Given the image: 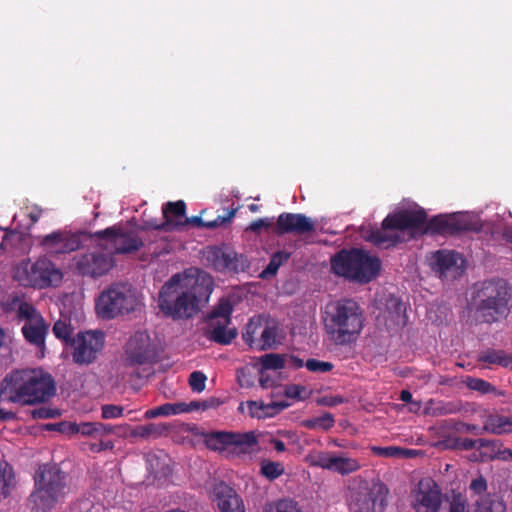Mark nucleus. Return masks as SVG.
Returning <instances> with one entry per match:
<instances>
[{
	"label": "nucleus",
	"mask_w": 512,
	"mask_h": 512,
	"mask_svg": "<svg viewBox=\"0 0 512 512\" xmlns=\"http://www.w3.org/2000/svg\"><path fill=\"white\" fill-rule=\"evenodd\" d=\"M16 486V478L12 466L0 461V499L10 496Z\"/></svg>",
	"instance_id": "obj_33"
},
{
	"label": "nucleus",
	"mask_w": 512,
	"mask_h": 512,
	"mask_svg": "<svg viewBox=\"0 0 512 512\" xmlns=\"http://www.w3.org/2000/svg\"><path fill=\"white\" fill-rule=\"evenodd\" d=\"M277 344V327L275 325H263L260 332V338L257 340L254 348L258 350H267Z\"/></svg>",
	"instance_id": "obj_38"
},
{
	"label": "nucleus",
	"mask_w": 512,
	"mask_h": 512,
	"mask_svg": "<svg viewBox=\"0 0 512 512\" xmlns=\"http://www.w3.org/2000/svg\"><path fill=\"white\" fill-rule=\"evenodd\" d=\"M335 453L320 451L310 456V464L322 469L331 470Z\"/></svg>",
	"instance_id": "obj_43"
},
{
	"label": "nucleus",
	"mask_w": 512,
	"mask_h": 512,
	"mask_svg": "<svg viewBox=\"0 0 512 512\" xmlns=\"http://www.w3.org/2000/svg\"><path fill=\"white\" fill-rule=\"evenodd\" d=\"M434 257L441 277H447L450 272L453 273V277H456L463 271L465 259L458 252L439 250Z\"/></svg>",
	"instance_id": "obj_23"
},
{
	"label": "nucleus",
	"mask_w": 512,
	"mask_h": 512,
	"mask_svg": "<svg viewBox=\"0 0 512 512\" xmlns=\"http://www.w3.org/2000/svg\"><path fill=\"white\" fill-rule=\"evenodd\" d=\"M169 426L164 423H148L145 425H138L131 431V436L141 439L158 438L166 434Z\"/></svg>",
	"instance_id": "obj_32"
},
{
	"label": "nucleus",
	"mask_w": 512,
	"mask_h": 512,
	"mask_svg": "<svg viewBox=\"0 0 512 512\" xmlns=\"http://www.w3.org/2000/svg\"><path fill=\"white\" fill-rule=\"evenodd\" d=\"M228 326L229 324L223 322H209L207 337L215 343L229 345L237 337V329Z\"/></svg>",
	"instance_id": "obj_27"
},
{
	"label": "nucleus",
	"mask_w": 512,
	"mask_h": 512,
	"mask_svg": "<svg viewBox=\"0 0 512 512\" xmlns=\"http://www.w3.org/2000/svg\"><path fill=\"white\" fill-rule=\"evenodd\" d=\"M301 425L309 430H322L328 431L335 425V418L333 414L329 412L323 413L319 417L305 419L301 422Z\"/></svg>",
	"instance_id": "obj_35"
},
{
	"label": "nucleus",
	"mask_w": 512,
	"mask_h": 512,
	"mask_svg": "<svg viewBox=\"0 0 512 512\" xmlns=\"http://www.w3.org/2000/svg\"><path fill=\"white\" fill-rule=\"evenodd\" d=\"M487 488V481L482 475H479L477 478L473 479L469 485V489L474 494L479 495V497L487 493Z\"/></svg>",
	"instance_id": "obj_57"
},
{
	"label": "nucleus",
	"mask_w": 512,
	"mask_h": 512,
	"mask_svg": "<svg viewBox=\"0 0 512 512\" xmlns=\"http://www.w3.org/2000/svg\"><path fill=\"white\" fill-rule=\"evenodd\" d=\"M74 260L76 273L93 279L107 274L115 264L112 255L99 251L83 253Z\"/></svg>",
	"instance_id": "obj_15"
},
{
	"label": "nucleus",
	"mask_w": 512,
	"mask_h": 512,
	"mask_svg": "<svg viewBox=\"0 0 512 512\" xmlns=\"http://www.w3.org/2000/svg\"><path fill=\"white\" fill-rule=\"evenodd\" d=\"M272 219L270 218H260L249 224L246 228V231H251L254 233H260L262 228L268 229L272 226Z\"/></svg>",
	"instance_id": "obj_60"
},
{
	"label": "nucleus",
	"mask_w": 512,
	"mask_h": 512,
	"mask_svg": "<svg viewBox=\"0 0 512 512\" xmlns=\"http://www.w3.org/2000/svg\"><path fill=\"white\" fill-rule=\"evenodd\" d=\"M62 280V273L47 259H38L27 269V285L44 288L56 285Z\"/></svg>",
	"instance_id": "obj_19"
},
{
	"label": "nucleus",
	"mask_w": 512,
	"mask_h": 512,
	"mask_svg": "<svg viewBox=\"0 0 512 512\" xmlns=\"http://www.w3.org/2000/svg\"><path fill=\"white\" fill-rule=\"evenodd\" d=\"M138 305V297L131 285L115 283L101 292L95 308L101 318L109 320L135 311Z\"/></svg>",
	"instance_id": "obj_9"
},
{
	"label": "nucleus",
	"mask_w": 512,
	"mask_h": 512,
	"mask_svg": "<svg viewBox=\"0 0 512 512\" xmlns=\"http://www.w3.org/2000/svg\"><path fill=\"white\" fill-rule=\"evenodd\" d=\"M73 330L74 329L69 322L61 319L56 321L52 327V332L55 337L64 342L66 345L71 344V340L73 338L71 335Z\"/></svg>",
	"instance_id": "obj_41"
},
{
	"label": "nucleus",
	"mask_w": 512,
	"mask_h": 512,
	"mask_svg": "<svg viewBox=\"0 0 512 512\" xmlns=\"http://www.w3.org/2000/svg\"><path fill=\"white\" fill-rule=\"evenodd\" d=\"M236 213V209L228 210L225 215H218L214 220L206 221L205 228L207 229H215L218 227L225 226L230 223L234 218Z\"/></svg>",
	"instance_id": "obj_51"
},
{
	"label": "nucleus",
	"mask_w": 512,
	"mask_h": 512,
	"mask_svg": "<svg viewBox=\"0 0 512 512\" xmlns=\"http://www.w3.org/2000/svg\"><path fill=\"white\" fill-rule=\"evenodd\" d=\"M345 402L342 396H323L317 399V404L320 406L335 407Z\"/></svg>",
	"instance_id": "obj_61"
},
{
	"label": "nucleus",
	"mask_w": 512,
	"mask_h": 512,
	"mask_svg": "<svg viewBox=\"0 0 512 512\" xmlns=\"http://www.w3.org/2000/svg\"><path fill=\"white\" fill-rule=\"evenodd\" d=\"M45 428L47 430L58 431L60 433L67 434V435L73 434V423L72 422L50 423V424H46Z\"/></svg>",
	"instance_id": "obj_59"
},
{
	"label": "nucleus",
	"mask_w": 512,
	"mask_h": 512,
	"mask_svg": "<svg viewBox=\"0 0 512 512\" xmlns=\"http://www.w3.org/2000/svg\"><path fill=\"white\" fill-rule=\"evenodd\" d=\"M305 367L315 373H326L333 369V364L327 361H320L314 358L308 359L305 362Z\"/></svg>",
	"instance_id": "obj_50"
},
{
	"label": "nucleus",
	"mask_w": 512,
	"mask_h": 512,
	"mask_svg": "<svg viewBox=\"0 0 512 512\" xmlns=\"http://www.w3.org/2000/svg\"><path fill=\"white\" fill-rule=\"evenodd\" d=\"M232 311L233 307L230 301L227 299H222L209 314L208 320L209 322L215 321L223 322L224 324H230Z\"/></svg>",
	"instance_id": "obj_37"
},
{
	"label": "nucleus",
	"mask_w": 512,
	"mask_h": 512,
	"mask_svg": "<svg viewBox=\"0 0 512 512\" xmlns=\"http://www.w3.org/2000/svg\"><path fill=\"white\" fill-rule=\"evenodd\" d=\"M16 238L15 232H6L0 242V250H6L9 246H12V240Z\"/></svg>",
	"instance_id": "obj_64"
},
{
	"label": "nucleus",
	"mask_w": 512,
	"mask_h": 512,
	"mask_svg": "<svg viewBox=\"0 0 512 512\" xmlns=\"http://www.w3.org/2000/svg\"><path fill=\"white\" fill-rule=\"evenodd\" d=\"M105 336L100 331L77 333L71 340L72 359L78 365H89L104 348Z\"/></svg>",
	"instance_id": "obj_14"
},
{
	"label": "nucleus",
	"mask_w": 512,
	"mask_h": 512,
	"mask_svg": "<svg viewBox=\"0 0 512 512\" xmlns=\"http://www.w3.org/2000/svg\"><path fill=\"white\" fill-rule=\"evenodd\" d=\"M205 222L206 221L202 220L201 216H192V217L185 216V219L181 221V223H182L181 230L187 225L205 228Z\"/></svg>",
	"instance_id": "obj_62"
},
{
	"label": "nucleus",
	"mask_w": 512,
	"mask_h": 512,
	"mask_svg": "<svg viewBox=\"0 0 512 512\" xmlns=\"http://www.w3.org/2000/svg\"><path fill=\"white\" fill-rule=\"evenodd\" d=\"M452 235L462 232L479 233L483 229L480 219L468 213L450 214Z\"/></svg>",
	"instance_id": "obj_26"
},
{
	"label": "nucleus",
	"mask_w": 512,
	"mask_h": 512,
	"mask_svg": "<svg viewBox=\"0 0 512 512\" xmlns=\"http://www.w3.org/2000/svg\"><path fill=\"white\" fill-rule=\"evenodd\" d=\"M181 274H174L159 292V307L161 311L173 319L190 318L198 308V298L194 292L180 288Z\"/></svg>",
	"instance_id": "obj_8"
},
{
	"label": "nucleus",
	"mask_w": 512,
	"mask_h": 512,
	"mask_svg": "<svg viewBox=\"0 0 512 512\" xmlns=\"http://www.w3.org/2000/svg\"><path fill=\"white\" fill-rule=\"evenodd\" d=\"M204 443L208 449L217 452L248 453L257 444V439L253 432L215 431L204 434Z\"/></svg>",
	"instance_id": "obj_13"
},
{
	"label": "nucleus",
	"mask_w": 512,
	"mask_h": 512,
	"mask_svg": "<svg viewBox=\"0 0 512 512\" xmlns=\"http://www.w3.org/2000/svg\"><path fill=\"white\" fill-rule=\"evenodd\" d=\"M315 231V221L302 213H281L276 221L273 232L282 236L285 234L303 235Z\"/></svg>",
	"instance_id": "obj_18"
},
{
	"label": "nucleus",
	"mask_w": 512,
	"mask_h": 512,
	"mask_svg": "<svg viewBox=\"0 0 512 512\" xmlns=\"http://www.w3.org/2000/svg\"><path fill=\"white\" fill-rule=\"evenodd\" d=\"M265 322V318L259 315L252 317L246 324L245 331L243 332V340L251 348H254L257 342L256 335H260V330L263 328Z\"/></svg>",
	"instance_id": "obj_36"
},
{
	"label": "nucleus",
	"mask_w": 512,
	"mask_h": 512,
	"mask_svg": "<svg viewBox=\"0 0 512 512\" xmlns=\"http://www.w3.org/2000/svg\"><path fill=\"white\" fill-rule=\"evenodd\" d=\"M474 512H507V505L499 494L486 493L475 501Z\"/></svg>",
	"instance_id": "obj_28"
},
{
	"label": "nucleus",
	"mask_w": 512,
	"mask_h": 512,
	"mask_svg": "<svg viewBox=\"0 0 512 512\" xmlns=\"http://www.w3.org/2000/svg\"><path fill=\"white\" fill-rule=\"evenodd\" d=\"M38 317H43L40 312L30 303L21 302L17 309V319L30 322Z\"/></svg>",
	"instance_id": "obj_45"
},
{
	"label": "nucleus",
	"mask_w": 512,
	"mask_h": 512,
	"mask_svg": "<svg viewBox=\"0 0 512 512\" xmlns=\"http://www.w3.org/2000/svg\"><path fill=\"white\" fill-rule=\"evenodd\" d=\"M160 359L158 344L147 331L135 332L124 347V365L126 367L152 366Z\"/></svg>",
	"instance_id": "obj_11"
},
{
	"label": "nucleus",
	"mask_w": 512,
	"mask_h": 512,
	"mask_svg": "<svg viewBox=\"0 0 512 512\" xmlns=\"http://www.w3.org/2000/svg\"><path fill=\"white\" fill-rule=\"evenodd\" d=\"M159 413L161 416H170V415H178L182 413H187L189 407L186 403H165L159 406Z\"/></svg>",
	"instance_id": "obj_48"
},
{
	"label": "nucleus",
	"mask_w": 512,
	"mask_h": 512,
	"mask_svg": "<svg viewBox=\"0 0 512 512\" xmlns=\"http://www.w3.org/2000/svg\"><path fill=\"white\" fill-rule=\"evenodd\" d=\"M95 442L86 443L88 448L93 453H99L105 450H112L114 442L112 440H105L103 437H98Z\"/></svg>",
	"instance_id": "obj_53"
},
{
	"label": "nucleus",
	"mask_w": 512,
	"mask_h": 512,
	"mask_svg": "<svg viewBox=\"0 0 512 512\" xmlns=\"http://www.w3.org/2000/svg\"><path fill=\"white\" fill-rule=\"evenodd\" d=\"M96 428H97V438L98 437H104L106 435L112 434L115 432V426L111 424H104L101 422H96Z\"/></svg>",
	"instance_id": "obj_63"
},
{
	"label": "nucleus",
	"mask_w": 512,
	"mask_h": 512,
	"mask_svg": "<svg viewBox=\"0 0 512 512\" xmlns=\"http://www.w3.org/2000/svg\"><path fill=\"white\" fill-rule=\"evenodd\" d=\"M204 255L207 262L219 272L231 271L237 273L248 267V260L229 248L208 247Z\"/></svg>",
	"instance_id": "obj_16"
},
{
	"label": "nucleus",
	"mask_w": 512,
	"mask_h": 512,
	"mask_svg": "<svg viewBox=\"0 0 512 512\" xmlns=\"http://www.w3.org/2000/svg\"><path fill=\"white\" fill-rule=\"evenodd\" d=\"M466 383L468 388L478 391L481 394H490V392L496 391L495 386H493L490 382L480 378L468 377Z\"/></svg>",
	"instance_id": "obj_46"
},
{
	"label": "nucleus",
	"mask_w": 512,
	"mask_h": 512,
	"mask_svg": "<svg viewBox=\"0 0 512 512\" xmlns=\"http://www.w3.org/2000/svg\"><path fill=\"white\" fill-rule=\"evenodd\" d=\"M360 467L361 465L356 459L335 454L330 471L346 475L359 470Z\"/></svg>",
	"instance_id": "obj_34"
},
{
	"label": "nucleus",
	"mask_w": 512,
	"mask_h": 512,
	"mask_svg": "<svg viewBox=\"0 0 512 512\" xmlns=\"http://www.w3.org/2000/svg\"><path fill=\"white\" fill-rule=\"evenodd\" d=\"M101 412L103 419H114L122 416L123 407L113 404H106L102 406Z\"/></svg>",
	"instance_id": "obj_56"
},
{
	"label": "nucleus",
	"mask_w": 512,
	"mask_h": 512,
	"mask_svg": "<svg viewBox=\"0 0 512 512\" xmlns=\"http://www.w3.org/2000/svg\"><path fill=\"white\" fill-rule=\"evenodd\" d=\"M48 331L49 324L45 321L44 317H38L30 322H25L21 328L25 341L42 351L45 350Z\"/></svg>",
	"instance_id": "obj_24"
},
{
	"label": "nucleus",
	"mask_w": 512,
	"mask_h": 512,
	"mask_svg": "<svg viewBox=\"0 0 512 512\" xmlns=\"http://www.w3.org/2000/svg\"><path fill=\"white\" fill-rule=\"evenodd\" d=\"M96 422L73 423V434L80 433L83 436H89L97 439Z\"/></svg>",
	"instance_id": "obj_49"
},
{
	"label": "nucleus",
	"mask_w": 512,
	"mask_h": 512,
	"mask_svg": "<svg viewBox=\"0 0 512 512\" xmlns=\"http://www.w3.org/2000/svg\"><path fill=\"white\" fill-rule=\"evenodd\" d=\"M306 391V388L302 385L291 384L286 386L285 395L288 398L295 400H303L305 397L302 395L303 392Z\"/></svg>",
	"instance_id": "obj_58"
},
{
	"label": "nucleus",
	"mask_w": 512,
	"mask_h": 512,
	"mask_svg": "<svg viewBox=\"0 0 512 512\" xmlns=\"http://www.w3.org/2000/svg\"><path fill=\"white\" fill-rule=\"evenodd\" d=\"M416 455L413 449H404L396 446L386 447V457L411 458Z\"/></svg>",
	"instance_id": "obj_54"
},
{
	"label": "nucleus",
	"mask_w": 512,
	"mask_h": 512,
	"mask_svg": "<svg viewBox=\"0 0 512 512\" xmlns=\"http://www.w3.org/2000/svg\"><path fill=\"white\" fill-rule=\"evenodd\" d=\"M33 419H53L60 415L57 409L40 407L31 411Z\"/></svg>",
	"instance_id": "obj_55"
},
{
	"label": "nucleus",
	"mask_w": 512,
	"mask_h": 512,
	"mask_svg": "<svg viewBox=\"0 0 512 512\" xmlns=\"http://www.w3.org/2000/svg\"><path fill=\"white\" fill-rule=\"evenodd\" d=\"M386 312L389 314L386 319H390L397 326L406 325V306L399 298L393 295L386 297Z\"/></svg>",
	"instance_id": "obj_30"
},
{
	"label": "nucleus",
	"mask_w": 512,
	"mask_h": 512,
	"mask_svg": "<svg viewBox=\"0 0 512 512\" xmlns=\"http://www.w3.org/2000/svg\"><path fill=\"white\" fill-rule=\"evenodd\" d=\"M380 271L381 260L363 248H343L330 257V272L353 284H369Z\"/></svg>",
	"instance_id": "obj_4"
},
{
	"label": "nucleus",
	"mask_w": 512,
	"mask_h": 512,
	"mask_svg": "<svg viewBox=\"0 0 512 512\" xmlns=\"http://www.w3.org/2000/svg\"><path fill=\"white\" fill-rule=\"evenodd\" d=\"M346 501L351 512H384V483L370 473L348 480Z\"/></svg>",
	"instance_id": "obj_6"
},
{
	"label": "nucleus",
	"mask_w": 512,
	"mask_h": 512,
	"mask_svg": "<svg viewBox=\"0 0 512 512\" xmlns=\"http://www.w3.org/2000/svg\"><path fill=\"white\" fill-rule=\"evenodd\" d=\"M405 212H414L413 210H402L386 216V249L395 246L399 243L416 239L419 236H414V228L401 227L396 224L395 218Z\"/></svg>",
	"instance_id": "obj_22"
},
{
	"label": "nucleus",
	"mask_w": 512,
	"mask_h": 512,
	"mask_svg": "<svg viewBox=\"0 0 512 512\" xmlns=\"http://www.w3.org/2000/svg\"><path fill=\"white\" fill-rule=\"evenodd\" d=\"M291 257L290 252L286 251H277L272 256L271 259L266 266V268L261 272V278H269L271 276H275L280 266L286 263Z\"/></svg>",
	"instance_id": "obj_39"
},
{
	"label": "nucleus",
	"mask_w": 512,
	"mask_h": 512,
	"mask_svg": "<svg viewBox=\"0 0 512 512\" xmlns=\"http://www.w3.org/2000/svg\"><path fill=\"white\" fill-rule=\"evenodd\" d=\"M284 472V468L281 463L278 462H264L261 465V473L269 480H274L281 476Z\"/></svg>",
	"instance_id": "obj_47"
},
{
	"label": "nucleus",
	"mask_w": 512,
	"mask_h": 512,
	"mask_svg": "<svg viewBox=\"0 0 512 512\" xmlns=\"http://www.w3.org/2000/svg\"><path fill=\"white\" fill-rule=\"evenodd\" d=\"M405 212L395 218L396 224L401 227L414 228V236L452 235L450 215H437L428 220V215L423 208Z\"/></svg>",
	"instance_id": "obj_12"
},
{
	"label": "nucleus",
	"mask_w": 512,
	"mask_h": 512,
	"mask_svg": "<svg viewBox=\"0 0 512 512\" xmlns=\"http://www.w3.org/2000/svg\"><path fill=\"white\" fill-rule=\"evenodd\" d=\"M29 500L38 511L49 512L67 493L66 474L56 464H44L34 477Z\"/></svg>",
	"instance_id": "obj_5"
},
{
	"label": "nucleus",
	"mask_w": 512,
	"mask_h": 512,
	"mask_svg": "<svg viewBox=\"0 0 512 512\" xmlns=\"http://www.w3.org/2000/svg\"><path fill=\"white\" fill-rule=\"evenodd\" d=\"M162 214L164 221L157 223L156 221L147 222V226L154 230L160 231H173L181 230V221L186 216V203L183 200L175 202H167L162 207Z\"/></svg>",
	"instance_id": "obj_20"
},
{
	"label": "nucleus",
	"mask_w": 512,
	"mask_h": 512,
	"mask_svg": "<svg viewBox=\"0 0 512 512\" xmlns=\"http://www.w3.org/2000/svg\"><path fill=\"white\" fill-rule=\"evenodd\" d=\"M494 442L486 439L456 438L454 447L462 450L481 449L493 446Z\"/></svg>",
	"instance_id": "obj_42"
},
{
	"label": "nucleus",
	"mask_w": 512,
	"mask_h": 512,
	"mask_svg": "<svg viewBox=\"0 0 512 512\" xmlns=\"http://www.w3.org/2000/svg\"><path fill=\"white\" fill-rule=\"evenodd\" d=\"M55 392L53 377L42 369H15L0 382V400L20 406L45 403Z\"/></svg>",
	"instance_id": "obj_1"
},
{
	"label": "nucleus",
	"mask_w": 512,
	"mask_h": 512,
	"mask_svg": "<svg viewBox=\"0 0 512 512\" xmlns=\"http://www.w3.org/2000/svg\"><path fill=\"white\" fill-rule=\"evenodd\" d=\"M512 287L501 278L485 280L474 285L467 313L475 324H493L511 312Z\"/></svg>",
	"instance_id": "obj_2"
},
{
	"label": "nucleus",
	"mask_w": 512,
	"mask_h": 512,
	"mask_svg": "<svg viewBox=\"0 0 512 512\" xmlns=\"http://www.w3.org/2000/svg\"><path fill=\"white\" fill-rule=\"evenodd\" d=\"M325 334L337 346L354 343L363 329V312L352 299H339L328 303L322 315Z\"/></svg>",
	"instance_id": "obj_3"
},
{
	"label": "nucleus",
	"mask_w": 512,
	"mask_h": 512,
	"mask_svg": "<svg viewBox=\"0 0 512 512\" xmlns=\"http://www.w3.org/2000/svg\"><path fill=\"white\" fill-rule=\"evenodd\" d=\"M412 497L415 512H469L467 499L461 493L444 501L439 485L429 477L418 482Z\"/></svg>",
	"instance_id": "obj_7"
},
{
	"label": "nucleus",
	"mask_w": 512,
	"mask_h": 512,
	"mask_svg": "<svg viewBox=\"0 0 512 512\" xmlns=\"http://www.w3.org/2000/svg\"><path fill=\"white\" fill-rule=\"evenodd\" d=\"M478 361L512 369V354L500 349L489 348L480 352Z\"/></svg>",
	"instance_id": "obj_31"
},
{
	"label": "nucleus",
	"mask_w": 512,
	"mask_h": 512,
	"mask_svg": "<svg viewBox=\"0 0 512 512\" xmlns=\"http://www.w3.org/2000/svg\"><path fill=\"white\" fill-rule=\"evenodd\" d=\"M38 241L44 251L51 255L71 253L81 247L80 235L68 230H56L39 236Z\"/></svg>",
	"instance_id": "obj_17"
},
{
	"label": "nucleus",
	"mask_w": 512,
	"mask_h": 512,
	"mask_svg": "<svg viewBox=\"0 0 512 512\" xmlns=\"http://www.w3.org/2000/svg\"><path fill=\"white\" fill-rule=\"evenodd\" d=\"M83 234L90 239L97 238L103 241V243H99V246L104 250H110L109 255L130 254L138 251L144 245L136 232L126 230L121 225H113L104 230L94 233L84 232Z\"/></svg>",
	"instance_id": "obj_10"
},
{
	"label": "nucleus",
	"mask_w": 512,
	"mask_h": 512,
	"mask_svg": "<svg viewBox=\"0 0 512 512\" xmlns=\"http://www.w3.org/2000/svg\"><path fill=\"white\" fill-rule=\"evenodd\" d=\"M213 494L220 512H245L242 499L226 483L219 482L215 484Z\"/></svg>",
	"instance_id": "obj_21"
},
{
	"label": "nucleus",
	"mask_w": 512,
	"mask_h": 512,
	"mask_svg": "<svg viewBox=\"0 0 512 512\" xmlns=\"http://www.w3.org/2000/svg\"><path fill=\"white\" fill-rule=\"evenodd\" d=\"M263 512H302L297 502L291 499H280L275 502L267 503Z\"/></svg>",
	"instance_id": "obj_40"
},
{
	"label": "nucleus",
	"mask_w": 512,
	"mask_h": 512,
	"mask_svg": "<svg viewBox=\"0 0 512 512\" xmlns=\"http://www.w3.org/2000/svg\"><path fill=\"white\" fill-rule=\"evenodd\" d=\"M263 370H279L285 367V358L280 354H265L261 357Z\"/></svg>",
	"instance_id": "obj_44"
},
{
	"label": "nucleus",
	"mask_w": 512,
	"mask_h": 512,
	"mask_svg": "<svg viewBox=\"0 0 512 512\" xmlns=\"http://www.w3.org/2000/svg\"><path fill=\"white\" fill-rule=\"evenodd\" d=\"M483 429L496 435L512 433V417L489 414L484 419Z\"/></svg>",
	"instance_id": "obj_29"
},
{
	"label": "nucleus",
	"mask_w": 512,
	"mask_h": 512,
	"mask_svg": "<svg viewBox=\"0 0 512 512\" xmlns=\"http://www.w3.org/2000/svg\"><path fill=\"white\" fill-rule=\"evenodd\" d=\"M248 414L252 418L265 419L272 418L286 409L289 404L284 401L264 403L262 401H247Z\"/></svg>",
	"instance_id": "obj_25"
},
{
	"label": "nucleus",
	"mask_w": 512,
	"mask_h": 512,
	"mask_svg": "<svg viewBox=\"0 0 512 512\" xmlns=\"http://www.w3.org/2000/svg\"><path fill=\"white\" fill-rule=\"evenodd\" d=\"M207 377L201 371H193L189 376V385L194 392H202L206 385Z\"/></svg>",
	"instance_id": "obj_52"
}]
</instances>
